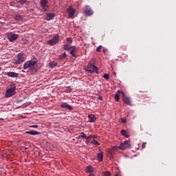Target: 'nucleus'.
<instances>
[{
  "mask_svg": "<svg viewBox=\"0 0 176 176\" xmlns=\"http://www.w3.org/2000/svg\"><path fill=\"white\" fill-rule=\"evenodd\" d=\"M82 13L85 15V16H90L94 14L90 6H85L82 8Z\"/></svg>",
  "mask_w": 176,
  "mask_h": 176,
  "instance_id": "obj_6",
  "label": "nucleus"
},
{
  "mask_svg": "<svg viewBox=\"0 0 176 176\" xmlns=\"http://www.w3.org/2000/svg\"><path fill=\"white\" fill-rule=\"evenodd\" d=\"M92 138H94L95 139L96 136L95 135H92Z\"/></svg>",
  "mask_w": 176,
  "mask_h": 176,
  "instance_id": "obj_45",
  "label": "nucleus"
},
{
  "mask_svg": "<svg viewBox=\"0 0 176 176\" xmlns=\"http://www.w3.org/2000/svg\"><path fill=\"white\" fill-rule=\"evenodd\" d=\"M89 176H94V173H90Z\"/></svg>",
  "mask_w": 176,
  "mask_h": 176,
  "instance_id": "obj_42",
  "label": "nucleus"
},
{
  "mask_svg": "<svg viewBox=\"0 0 176 176\" xmlns=\"http://www.w3.org/2000/svg\"><path fill=\"white\" fill-rule=\"evenodd\" d=\"M67 11L68 12V16L69 18H74V14H76V8H74L72 6H69L67 8Z\"/></svg>",
  "mask_w": 176,
  "mask_h": 176,
  "instance_id": "obj_9",
  "label": "nucleus"
},
{
  "mask_svg": "<svg viewBox=\"0 0 176 176\" xmlns=\"http://www.w3.org/2000/svg\"><path fill=\"white\" fill-rule=\"evenodd\" d=\"M142 148L143 149H144L145 148H146V142H143L142 144Z\"/></svg>",
  "mask_w": 176,
  "mask_h": 176,
  "instance_id": "obj_36",
  "label": "nucleus"
},
{
  "mask_svg": "<svg viewBox=\"0 0 176 176\" xmlns=\"http://www.w3.org/2000/svg\"><path fill=\"white\" fill-rule=\"evenodd\" d=\"M102 49V45H99V47H96V51L98 52H100Z\"/></svg>",
  "mask_w": 176,
  "mask_h": 176,
  "instance_id": "obj_33",
  "label": "nucleus"
},
{
  "mask_svg": "<svg viewBox=\"0 0 176 176\" xmlns=\"http://www.w3.org/2000/svg\"><path fill=\"white\" fill-rule=\"evenodd\" d=\"M25 59V54L23 52H21L20 54H18L16 56V60L14 61V64L17 65H20L21 63H24Z\"/></svg>",
  "mask_w": 176,
  "mask_h": 176,
  "instance_id": "obj_4",
  "label": "nucleus"
},
{
  "mask_svg": "<svg viewBox=\"0 0 176 176\" xmlns=\"http://www.w3.org/2000/svg\"><path fill=\"white\" fill-rule=\"evenodd\" d=\"M85 71H87V72L89 73H96L98 74L99 73V68L97 67V66H95V65L91 64V63H89L87 66V68L85 69Z\"/></svg>",
  "mask_w": 176,
  "mask_h": 176,
  "instance_id": "obj_2",
  "label": "nucleus"
},
{
  "mask_svg": "<svg viewBox=\"0 0 176 176\" xmlns=\"http://www.w3.org/2000/svg\"><path fill=\"white\" fill-rule=\"evenodd\" d=\"M60 38L59 35L54 36L52 40L48 41L47 44H49V45H55V44L58 43Z\"/></svg>",
  "mask_w": 176,
  "mask_h": 176,
  "instance_id": "obj_8",
  "label": "nucleus"
},
{
  "mask_svg": "<svg viewBox=\"0 0 176 176\" xmlns=\"http://www.w3.org/2000/svg\"><path fill=\"white\" fill-rule=\"evenodd\" d=\"M63 49L64 50H66V51H69V50H71V46H69V44H65L64 46H63Z\"/></svg>",
  "mask_w": 176,
  "mask_h": 176,
  "instance_id": "obj_25",
  "label": "nucleus"
},
{
  "mask_svg": "<svg viewBox=\"0 0 176 176\" xmlns=\"http://www.w3.org/2000/svg\"><path fill=\"white\" fill-rule=\"evenodd\" d=\"M37 61L36 60H27L23 64V69H29L30 71H34L36 67Z\"/></svg>",
  "mask_w": 176,
  "mask_h": 176,
  "instance_id": "obj_1",
  "label": "nucleus"
},
{
  "mask_svg": "<svg viewBox=\"0 0 176 176\" xmlns=\"http://www.w3.org/2000/svg\"><path fill=\"white\" fill-rule=\"evenodd\" d=\"M87 135L84 132H81L80 135H78V139H86Z\"/></svg>",
  "mask_w": 176,
  "mask_h": 176,
  "instance_id": "obj_23",
  "label": "nucleus"
},
{
  "mask_svg": "<svg viewBox=\"0 0 176 176\" xmlns=\"http://www.w3.org/2000/svg\"><path fill=\"white\" fill-rule=\"evenodd\" d=\"M85 139H86L85 144H90V140H89V136H86Z\"/></svg>",
  "mask_w": 176,
  "mask_h": 176,
  "instance_id": "obj_32",
  "label": "nucleus"
},
{
  "mask_svg": "<svg viewBox=\"0 0 176 176\" xmlns=\"http://www.w3.org/2000/svg\"><path fill=\"white\" fill-rule=\"evenodd\" d=\"M8 76H10L11 78H17L18 73H16L15 72H8Z\"/></svg>",
  "mask_w": 176,
  "mask_h": 176,
  "instance_id": "obj_16",
  "label": "nucleus"
},
{
  "mask_svg": "<svg viewBox=\"0 0 176 176\" xmlns=\"http://www.w3.org/2000/svg\"><path fill=\"white\" fill-rule=\"evenodd\" d=\"M40 4L41 8H43V11L45 12H49L50 11V7L48 5V0H41Z\"/></svg>",
  "mask_w": 176,
  "mask_h": 176,
  "instance_id": "obj_7",
  "label": "nucleus"
},
{
  "mask_svg": "<svg viewBox=\"0 0 176 176\" xmlns=\"http://www.w3.org/2000/svg\"><path fill=\"white\" fill-rule=\"evenodd\" d=\"M97 157H98L99 162H102V161L103 160V153L102 151H100V153H98L97 154Z\"/></svg>",
  "mask_w": 176,
  "mask_h": 176,
  "instance_id": "obj_17",
  "label": "nucleus"
},
{
  "mask_svg": "<svg viewBox=\"0 0 176 176\" xmlns=\"http://www.w3.org/2000/svg\"><path fill=\"white\" fill-rule=\"evenodd\" d=\"M115 100H116V101L119 102V100H120V95H119V94H115Z\"/></svg>",
  "mask_w": 176,
  "mask_h": 176,
  "instance_id": "obj_28",
  "label": "nucleus"
},
{
  "mask_svg": "<svg viewBox=\"0 0 176 176\" xmlns=\"http://www.w3.org/2000/svg\"><path fill=\"white\" fill-rule=\"evenodd\" d=\"M119 148V146H114V147H112L110 151H109V154L114 155L115 151H116Z\"/></svg>",
  "mask_w": 176,
  "mask_h": 176,
  "instance_id": "obj_19",
  "label": "nucleus"
},
{
  "mask_svg": "<svg viewBox=\"0 0 176 176\" xmlns=\"http://www.w3.org/2000/svg\"><path fill=\"white\" fill-rule=\"evenodd\" d=\"M103 78H104V79H106V80H109V78H110V77H109V74H104Z\"/></svg>",
  "mask_w": 176,
  "mask_h": 176,
  "instance_id": "obj_34",
  "label": "nucleus"
},
{
  "mask_svg": "<svg viewBox=\"0 0 176 176\" xmlns=\"http://www.w3.org/2000/svg\"><path fill=\"white\" fill-rule=\"evenodd\" d=\"M1 70V66H0V71Z\"/></svg>",
  "mask_w": 176,
  "mask_h": 176,
  "instance_id": "obj_48",
  "label": "nucleus"
},
{
  "mask_svg": "<svg viewBox=\"0 0 176 176\" xmlns=\"http://www.w3.org/2000/svg\"><path fill=\"white\" fill-rule=\"evenodd\" d=\"M88 117L90 123H94L97 119L95 115H89Z\"/></svg>",
  "mask_w": 176,
  "mask_h": 176,
  "instance_id": "obj_15",
  "label": "nucleus"
},
{
  "mask_svg": "<svg viewBox=\"0 0 176 176\" xmlns=\"http://www.w3.org/2000/svg\"><path fill=\"white\" fill-rule=\"evenodd\" d=\"M91 144H96V146H99L100 145V142H98V141H97V140H95V139H94V140L91 141Z\"/></svg>",
  "mask_w": 176,
  "mask_h": 176,
  "instance_id": "obj_27",
  "label": "nucleus"
},
{
  "mask_svg": "<svg viewBox=\"0 0 176 176\" xmlns=\"http://www.w3.org/2000/svg\"><path fill=\"white\" fill-rule=\"evenodd\" d=\"M88 138H89V141H90V139H91V138H93V135H89L88 136Z\"/></svg>",
  "mask_w": 176,
  "mask_h": 176,
  "instance_id": "obj_41",
  "label": "nucleus"
},
{
  "mask_svg": "<svg viewBox=\"0 0 176 176\" xmlns=\"http://www.w3.org/2000/svg\"><path fill=\"white\" fill-rule=\"evenodd\" d=\"M65 91L66 93H72V89L70 87H67Z\"/></svg>",
  "mask_w": 176,
  "mask_h": 176,
  "instance_id": "obj_29",
  "label": "nucleus"
},
{
  "mask_svg": "<svg viewBox=\"0 0 176 176\" xmlns=\"http://www.w3.org/2000/svg\"><path fill=\"white\" fill-rule=\"evenodd\" d=\"M67 57V54L66 52H63V54H61L60 56H58V58L61 60L63 59H65Z\"/></svg>",
  "mask_w": 176,
  "mask_h": 176,
  "instance_id": "obj_20",
  "label": "nucleus"
},
{
  "mask_svg": "<svg viewBox=\"0 0 176 176\" xmlns=\"http://www.w3.org/2000/svg\"><path fill=\"white\" fill-rule=\"evenodd\" d=\"M14 94H16V85L12 83V87L7 89L6 91V98H11Z\"/></svg>",
  "mask_w": 176,
  "mask_h": 176,
  "instance_id": "obj_3",
  "label": "nucleus"
},
{
  "mask_svg": "<svg viewBox=\"0 0 176 176\" xmlns=\"http://www.w3.org/2000/svg\"><path fill=\"white\" fill-rule=\"evenodd\" d=\"M121 122H122V123H126V119H125V118H122V119H121Z\"/></svg>",
  "mask_w": 176,
  "mask_h": 176,
  "instance_id": "obj_37",
  "label": "nucleus"
},
{
  "mask_svg": "<svg viewBox=\"0 0 176 176\" xmlns=\"http://www.w3.org/2000/svg\"><path fill=\"white\" fill-rule=\"evenodd\" d=\"M22 72H23V73H25V71H24V70H23V71H22Z\"/></svg>",
  "mask_w": 176,
  "mask_h": 176,
  "instance_id": "obj_47",
  "label": "nucleus"
},
{
  "mask_svg": "<svg viewBox=\"0 0 176 176\" xmlns=\"http://www.w3.org/2000/svg\"><path fill=\"white\" fill-rule=\"evenodd\" d=\"M23 19V16L21 15H15L14 16V19L16 21H20L21 20H22Z\"/></svg>",
  "mask_w": 176,
  "mask_h": 176,
  "instance_id": "obj_24",
  "label": "nucleus"
},
{
  "mask_svg": "<svg viewBox=\"0 0 176 176\" xmlns=\"http://www.w3.org/2000/svg\"><path fill=\"white\" fill-rule=\"evenodd\" d=\"M27 0H17V2L21 4V5H23L26 3Z\"/></svg>",
  "mask_w": 176,
  "mask_h": 176,
  "instance_id": "obj_26",
  "label": "nucleus"
},
{
  "mask_svg": "<svg viewBox=\"0 0 176 176\" xmlns=\"http://www.w3.org/2000/svg\"><path fill=\"white\" fill-rule=\"evenodd\" d=\"M121 134L125 138H129L128 133L126 132V129H122Z\"/></svg>",
  "mask_w": 176,
  "mask_h": 176,
  "instance_id": "obj_21",
  "label": "nucleus"
},
{
  "mask_svg": "<svg viewBox=\"0 0 176 176\" xmlns=\"http://www.w3.org/2000/svg\"><path fill=\"white\" fill-rule=\"evenodd\" d=\"M0 120H3V118H0Z\"/></svg>",
  "mask_w": 176,
  "mask_h": 176,
  "instance_id": "obj_46",
  "label": "nucleus"
},
{
  "mask_svg": "<svg viewBox=\"0 0 176 176\" xmlns=\"http://www.w3.org/2000/svg\"><path fill=\"white\" fill-rule=\"evenodd\" d=\"M30 127L38 128V125H32Z\"/></svg>",
  "mask_w": 176,
  "mask_h": 176,
  "instance_id": "obj_40",
  "label": "nucleus"
},
{
  "mask_svg": "<svg viewBox=\"0 0 176 176\" xmlns=\"http://www.w3.org/2000/svg\"><path fill=\"white\" fill-rule=\"evenodd\" d=\"M78 50V47L76 46L70 47V54L74 57L75 58H78V54H76V51Z\"/></svg>",
  "mask_w": 176,
  "mask_h": 176,
  "instance_id": "obj_13",
  "label": "nucleus"
},
{
  "mask_svg": "<svg viewBox=\"0 0 176 176\" xmlns=\"http://www.w3.org/2000/svg\"><path fill=\"white\" fill-rule=\"evenodd\" d=\"M25 133L31 134V135H36L38 134H40V132H38L37 131H27Z\"/></svg>",
  "mask_w": 176,
  "mask_h": 176,
  "instance_id": "obj_18",
  "label": "nucleus"
},
{
  "mask_svg": "<svg viewBox=\"0 0 176 176\" xmlns=\"http://www.w3.org/2000/svg\"><path fill=\"white\" fill-rule=\"evenodd\" d=\"M98 100H100V101H102V100H103L102 96L98 97Z\"/></svg>",
  "mask_w": 176,
  "mask_h": 176,
  "instance_id": "obj_38",
  "label": "nucleus"
},
{
  "mask_svg": "<svg viewBox=\"0 0 176 176\" xmlns=\"http://www.w3.org/2000/svg\"><path fill=\"white\" fill-rule=\"evenodd\" d=\"M55 16L54 13H46L43 16L44 20H47V21H50V20H52Z\"/></svg>",
  "mask_w": 176,
  "mask_h": 176,
  "instance_id": "obj_12",
  "label": "nucleus"
},
{
  "mask_svg": "<svg viewBox=\"0 0 176 176\" xmlns=\"http://www.w3.org/2000/svg\"><path fill=\"white\" fill-rule=\"evenodd\" d=\"M113 74H114V76H116V72H113Z\"/></svg>",
  "mask_w": 176,
  "mask_h": 176,
  "instance_id": "obj_43",
  "label": "nucleus"
},
{
  "mask_svg": "<svg viewBox=\"0 0 176 176\" xmlns=\"http://www.w3.org/2000/svg\"><path fill=\"white\" fill-rule=\"evenodd\" d=\"M18 37V34H14V32H10L8 34V38L10 42H14V41L17 40Z\"/></svg>",
  "mask_w": 176,
  "mask_h": 176,
  "instance_id": "obj_10",
  "label": "nucleus"
},
{
  "mask_svg": "<svg viewBox=\"0 0 176 176\" xmlns=\"http://www.w3.org/2000/svg\"><path fill=\"white\" fill-rule=\"evenodd\" d=\"M118 93L119 94H122V100L124 101V103H125V104H127V105L131 104V100L130 97L126 96V94L124 93V91H122V90H118Z\"/></svg>",
  "mask_w": 176,
  "mask_h": 176,
  "instance_id": "obj_5",
  "label": "nucleus"
},
{
  "mask_svg": "<svg viewBox=\"0 0 176 176\" xmlns=\"http://www.w3.org/2000/svg\"><path fill=\"white\" fill-rule=\"evenodd\" d=\"M61 108L65 109V110H72L73 107L72 105L68 104L67 103H62L60 104Z\"/></svg>",
  "mask_w": 176,
  "mask_h": 176,
  "instance_id": "obj_14",
  "label": "nucleus"
},
{
  "mask_svg": "<svg viewBox=\"0 0 176 176\" xmlns=\"http://www.w3.org/2000/svg\"><path fill=\"white\" fill-rule=\"evenodd\" d=\"M67 41L68 42V43L69 44V46L72 43L73 41H72V38L71 37H68L67 38Z\"/></svg>",
  "mask_w": 176,
  "mask_h": 176,
  "instance_id": "obj_31",
  "label": "nucleus"
},
{
  "mask_svg": "<svg viewBox=\"0 0 176 176\" xmlns=\"http://www.w3.org/2000/svg\"><path fill=\"white\" fill-rule=\"evenodd\" d=\"M102 52H104V54H106V52H108L107 49H103Z\"/></svg>",
  "mask_w": 176,
  "mask_h": 176,
  "instance_id": "obj_39",
  "label": "nucleus"
},
{
  "mask_svg": "<svg viewBox=\"0 0 176 176\" xmlns=\"http://www.w3.org/2000/svg\"><path fill=\"white\" fill-rule=\"evenodd\" d=\"M58 65V63L56 61H51L49 64L50 67L53 68L55 66Z\"/></svg>",
  "mask_w": 176,
  "mask_h": 176,
  "instance_id": "obj_22",
  "label": "nucleus"
},
{
  "mask_svg": "<svg viewBox=\"0 0 176 176\" xmlns=\"http://www.w3.org/2000/svg\"><path fill=\"white\" fill-rule=\"evenodd\" d=\"M104 176H111V173L109 171H106L104 173Z\"/></svg>",
  "mask_w": 176,
  "mask_h": 176,
  "instance_id": "obj_35",
  "label": "nucleus"
},
{
  "mask_svg": "<svg viewBox=\"0 0 176 176\" xmlns=\"http://www.w3.org/2000/svg\"><path fill=\"white\" fill-rule=\"evenodd\" d=\"M118 148L121 151H124L125 149H127V148H130V143L129 141H124V143H120Z\"/></svg>",
  "mask_w": 176,
  "mask_h": 176,
  "instance_id": "obj_11",
  "label": "nucleus"
},
{
  "mask_svg": "<svg viewBox=\"0 0 176 176\" xmlns=\"http://www.w3.org/2000/svg\"><path fill=\"white\" fill-rule=\"evenodd\" d=\"M87 173H92L93 168L91 166H87Z\"/></svg>",
  "mask_w": 176,
  "mask_h": 176,
  "instance_id": "obj_30",
  "label": "nucleus"
},
{
  "mask_svg": "<svg viewBox=\"0 0 176 176\" xmlns=\"http://www.w3.org/2000/svg\"><path fill=\"white\" fill-rule=\"evenodd\" d=\"M115 176H119L118 173H116V174L115 175Z\"/></svg>",
  "mask_w": 176,
  "mask_h": 176,
  "instance_id": "obj_44",
  "label": "nucleus"
}]
</instances>
